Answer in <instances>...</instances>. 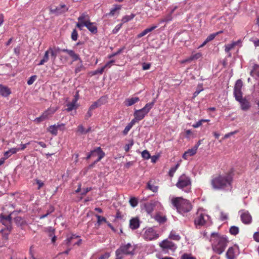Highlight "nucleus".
<instances>
[{
    "instance_id": "31",
    "label": "nucleus",
    "mask_w": 259,
    "mask_h": 259,
    "mask_svg": "<svg viewBox=\"0 0 259 259\" xmlns=\"http://www.w3.org/2000/svg\"><path fill=\"white\" fill-rule=\"evenodd\" d=\"M121 6L118 5H114L113 7L111 9L109 15L113 16L115 14L116 11H119L121 9Z\"/></svg>"
},
{
    "instance_id": "45",
    "label": "nucleus",
    "mask_w": 259,
    "mask_h": 259,
    "mask_svg": "<svg viewBox=\"0 0 259 259\" xmlns=\"http://www.w3.org/2000/svg\"><path fill=\"white\" fill-rule=\"evenodd\" d=\"M129 202H130V205L133 207H135L136 206H137V205L138 204V200L135 197L131 198V199L129 200Z\"/></svg>"
},
{
    "instance_id": "38",
    "label": "nucleus",
    "mask_w": 259,
    "mask_h": 259,
    "mask_svg": "<svg viewBox=\"0 0 259 259\" xmlns=\"http://www.w3.org/2000/svg\"><path fill=\"white\" fill-rule=\"evenodd\" d=\"M54 210H55L54 207L52 205H50L49 209L47 211L46 213H45V214L40 215L39 219H43L45 218L48 215H49L50 214H51V213L54 212Z\"/></svg>"
},
{
    "instance_id": "15",
    "label": "nucleus",
    "mask_w": 259,
    "mask_h": 259,
    "mask_svg": "<svg viewBox=\"0 0 259 259\" xmlns=\"http://www.w3.org/2000/svg\"><path fill=\"white\" fill-rule=\"evenodd\" d=\"M106 103V98L105 97H101L97 101L94 102L89 107L90 110H93L102 105Z\"/></svg>"
},
{
    "instance_id": "10",
    "label": "nucleus",
    "mask_w": 259,
    "mask_h": 259,
    "mask_svg": "<svg viewBox=\"0 0 259 259\" xmlns=\"http://www.w3.org/2000/svg\"><path fill=\"white\" fill-rule=\"evenodd\" d=\"M55 111L56 110L54 109L49 108L47 110L43 112L39 117L36 118L34 120V121L36 123H39L47 119L50 115L54 114Z\"/></svg>"
},
{
    "instance_id": "29",
    "label": "nucleus",
    "mask_w": 259,
    "mask_h": 259,
    "mask_svg": "<svg viewBox=\"0 0 259 259\" xmlns=\"http://www.w3.org/2000/svg\"><path fill=\"white\" fill-rule=\"evenodd\" d=\"M85 68L82 64L81 59L79 60V62L76 65L75 69V73H78L82 71L85 70Z\"/></svg>"
},
{
    "instance_id": "32",
    "label": "nucleus",
    "mask_w": 259,
    "mask_h": 259,
    "mask_svg": "<svg viewBox=\"0 0 259 259\" xmlns=\"http://www.w3.org/2000/svg\"><path fill=\"white\" fill-rule=\"evenodd\" d=\"M47 131L54 136H56L58 134V131L56 127V124L50 126L47 128Z\"/></svg>"
},
{
    "instance_id": "58",
    "label": "nucleus",
    "mask_w": 259,
    "mask_h": 259,
    "mask_svg": "<svg viewBox=\"0 0 259 259\" xmlns=\"http://www.w3.org/2000/svg\"><path fill=\"white\" fill-rule=\"evenodd\" d=\"M92 111L90 110V109L89 108L87 113L85 115L84 118L85 120H88L89 118H90L92 116Z\"/></svg>"
},
{
    "instance_id": "18",
    "label": "nucleus",
    "mask_w": 259,
    "mask_h": 259,
    "mask_svg": "<svg viewBox=\"0 0 259 259\" xmlns=\"http://www.w3.org/2000/svg\"><path fill=\"white\" fill-rule=\"evenodd\" d=\"M68 10V8L64 4H61L59 6L57 7L54 10L53 12L57 15L61 14Z\"/></svg>"
},
{
    "instance_id": "7",
    "label": "nucleus",
    "mask_w": 259,
    "mask_h": 259,
    "mask_svg": "<svg viewBox=\"0 0 259 259\" xmlns=\"http://www.w3.org/2000/svg\"><path fill=\"white\" fill-rule=\"evenodd\" d=\"M142 237L147 241H151L157 239L159 234L153 228H148L144 230Z\"/></svg>"
},
{
    "instance_id": "23",
    "label": "nucleus",
    "mask_w": 259,
    "mask_h": 259,
    "mask_svg": "<svg viewBox=\"0 0 259 259\" xmlns=\"http://www.w3.org/2000/svg\"><path fill=\"white\" fill-rule=\"evenodd\" d=\"M11 91L7 87L0 84V95L3 97H7L11 94Z\"/></svg>"
},
{
    "instance_id": "20",
    "label": "nucleus",
    "mask_w": 259,
    "mask_h": 259,
    "mask_svg": "<svg viewBox=\"0 0 259 259\" xmlns=\"http://www.w3.org/2000/svg\"><path fill=\"white\" fill-rule=\"evenodd\" d=\"M241 40H238L236 41H233L231 44H229L226 45L225 46V51L226 53H228L229 56H231V53L230 51L233 49L236 46L238 45L239 44L241 43Z\"/></svg>"
},
{
    "instance_id": "62",
    "label": "nucleus",
    "mask_w": 259,
    "mask_h": 259,
    "mask_svg": "<svg viewBox=\"0 0 259 259\" xmlns=\"http://www.w3.org/2000/svg\"><path fill=\"white\" fill-rule=\"evenodd\" d=\"M91 190V188H87L85 189H83L81 192V194L82 195H85L88 192Z\"/></svg>"
},
{
    "instance_id": "1",
    "label": "nucleus",
    "mask_w": 259,
    "mask_h": 259,
    "mask_svg": "<svg viewBox=\"0 0 259 259\" xmlns=\"http://www.w3.org/2000/svg\"><path fill=\"white\" fill-rule=\"evenodd\" d=\"M233 176L231 172L219 175L212 178L211 185L215 190H229L232 188Z\"/></svg>"
},
{
    "instance_id": "5",
    "label": "nucleus",
    "mask_w": 259,
    "mask_h": 259,
    "mask_svg": "<svg viewBox=\"0 0 259 259\" xmlns=\"http://www.w3.org/2000/svg\"><path fill=\"white\" fill-rule=\"evenodd\" d=\"M154 103L155 100H154L152 102L147 103L143 108L139 110H136L134 113V117L139 121L143 119L153 107Z\"/></svg>"
},
{
    "instance_id": "28",
    "label": "nucleus",
    "mask_w": 259,
    "mask_h": 259,
    "mask_svg": "<svg viewBox=\"0 0 259 259\" xmlns=\"http://www.w3.org/2000/svg\"><path fill=\"white\" fill-rule=\"evenodd\" d=\"M1 222L4 224H9L11 220V214L9 215L1 214L0 216Z\"/></svg>"
},
{
    "instance_id": "35",
    "label": "nucleus",
    "mask_w": 259,
    "mask_h": 259,
    "mask_svg": "<svg viewBox=\"0 0 259 259\" xmlns=\"http://www.w3.org/2000/svg\"><path fill=\"white\" fill-rule=\"evenodd\" d=\"M147 188L149 189L153 192H156L158 191V187L157 186H155L151 184V182L149 181L147 184Z\"/></svg>"
},
{
    "instance_id": "34",
    "label": "nucleus",
    "mask_w": 259,
    "mask_h": 259,
    "mask_svg": "<svg viewBox=\"0 0 259 259\" xmlns=\"http://www.w3.org/2000/svg\"><path fill=\"white\" fill-rule=\"evenodd\" d=\"M258 71H259V65L255 64L253 65L252 69L250 71V75L254 77Z\"/></svg>"
},
{
    "instance_id": "4",
    "label": "nucleus",
    "mask_w": 259,
    "mask_h": 259,
    "mask_svg": "<svg viewBox=\"0 0 259 259\" xmlns=\"http://www.w3.org/2000/svg\"><path fill=\"white\" fill-rule=\"evenodd\" d=\"M176 186L178 188L182 190L186 193H189L191 191V179L189 176L185 174H183L178 178Z\"/></svg>"
},
{
    "instance_id": "52",
    "label": "nucleus",
    "mask_w": 259,
    "mask_h": 259,
    "mask_svg": "<svg viewBox=\"0 0 259 259\" xmlns=\"http://www.w3.org/2000/svg\"><path fill=\"white\" fill-rule=\"evenodd\" d=\"M36 79V75H33V76H31L27 81V84L28 85L32 84L34 82V81Z\"/></svg>"
},
{
    "instance_id": "33",
    "label": "nucleus",
    "mask_w": 259,
    "mask_h": 259,
    "mask_svg": "<svg viewBox=\"0 0 259 259\" xmlns=\"http://www.w3.org/2000/svg\"><path fill=\"white\" fill-rule=\"evenodd\" d=\"M180 166V163H178L175 166L171 167L168 171V175L170 178H172L175 173Z\"/></svg>"
},
{
    "instance_id": "26",
    "label": "nucleus",
    "mask_w": 259,
    "mask_h": 259,
    "mask_svg": "<svg viewBox=\"0 0 259 259\" xmlns=\"http://www.w3.org/2000/svg\"><path fill=\"white\" fill-rule=\"evenodd\" d=\"M77 100L78 98L76 96H75L74 98L72 100V101L71 102L68 103L66 104V106L67 107V108H66V110L67 111H71L75 108Z\"/></svg>"
},
{
    "instance_id": "40",
    "label": "nucleus",
    "mask_w": 259,
    "mask_h": 259,
    "mask_svg": "<svg viewBox=\"0 0 259 259\" xmlns=\"http://www.w3.org/2000/svg\"><path fill=\"white\" fill-rule=\"evenodd\" d=\"M135 17V15L134 14H131L130 15H126L122 18V21L123 23L127 22L134 19Z\"/></svg>"
},
{
    "instance_id": "19",
    "label": "nucleus",
    "mask_w": 259,
    "mask_h": 259,
    "mask_svg": "<svg viewBox=\"0 0 259 259\" xmlns=\"http://www.w3.org/2000/svg\"><path fill=\"white\" fill-rule=\"evenodd\" d=\"M237 101L240 104L241 108L242 110L246 111L249 109L250 107L249 102L246 99L242 98Z\"/></svg>"
},
{
    "instance_id": "14",
    "label": "nucleus",
    "mask_w": 259,
    "mask_h": 259,
    "mask_svg": "<svg viewBox=\"0 0 259 259\" xmlns=\"http://www.w3.org/2000/svg\"><path fill=\"white\" fill-rule=\"evenodd\" d=\"M84 26H85L87 29L93 34H95L98 32V28L95 23L91 22L89 20L86 23L83 24Z\"/></svg>"
},
{
    "instance_id": "61",
    "label": "nucleus",
    "mask_w": 259,
    "mask_h": 259,
    "mask_svg": "<svg viewBox=\"0 0 259 259\" xmlns=\"http://www.w3.org/2000/svg\"><path fill=\"white\" fill-rule=\"evenodd\" d=\"M20 149H18L17 148H12L10 149L9 151L11 154H13L16 153Z\"/></svg>"
},
{
    "instance_id": "22",
    "label": "nucleus",
    "mask_w": 259,
    "mask_h": 259,
    "mask_svg": "<svg viewBox=\"0 0 259 259\" xmlns=\"http://www.w3.org/2000/svg\"><path fill=\"white\" fill-rule=\"evenodd\" d=\"M140 226L139 220L138 218H133L130 221V227L132 230H136Z\"/></svg>"
},
{
    "instance_id": "17",
    "label": "nucleus",
    "mask_w": 259,
    "mask_h": 259,
    "mask_svg": "<svg viewBox=\"0 0 259 259\" xmlns=\"http://www.w3.org/2000/svg\"><path fill=\"white\" fill-rule=\"evenodd\" d=\"M177 9V7L175 6L168 14H167L163 18L161 19L159 21L160 23L163 22H167L172 20V14Z\"/></svg>"
},
{
    "instance_id": "27",
    "label": "nucleus",
    "mask_w": 259,
    "mask_h": 259,
    "mask_svg": "<svg viewBox=\"0 0 259 259\" xmlns=\"http://www.w3.org/2000/svg\"><path fill=\"white\" fill-rule=\"evenodd\" d=\"M157 27V26L154 25L150 27L147 28L145 29L144 31L138 34L137 37L138 38H141L143 36H145L146 34H147L148 33L152 31L153 30H154L155 28Z\"/></svg>"
},
{
    "instance_id": "48",
    "label": "nucleus",
    "mask_w": 259,
    "mask_h": 259,
    "mask_svg": "<svg viewBox=\"0 0 259 259\" xmlns=\"http://www.w3.org/2000/svg\"><path fill=\"white\" fill-rule=\"evenodd\" d=\"M78 38V33L75 29H73L71 33V39L73 40H76Z\"/></svg>"
},
{
    "instance_id": "30",
    "label": "nucleus",
    "mask_w": 259,
    "mask_h": 259,
    "mask_svg": "<svg viewBox=\"0 0 259 259\" xmlns=\"http://www.w3.org/2000/svg\"><path fill=\"white\" fill-rule=\"evenodd\" d=\"M49 50H47L45 52L43 58L40 61L39 63L38 64V65H42L45 63L47 62L49 59Z\"/></svg>"
},
{
    "instance_id": "55",
    "label": "nucleus",
    "mask_w": 259,
    "mask_h": 259,
    "mask_svg": "<svg viewBox=\"0 0 259 259\" xmlns=\"http://www.w3.org/2000/svg\"><path fill=\"white\" fill-rule=\"evenodd\" d=\"M56 127L58 130L60 131H64L65 130V124L64 123H61V124H58L57 125H56Z\"/></svg>"
},
{
    "instance_id": "3",
    "label": "nucleus",
    "mask_w": 259,
    "mask_h": 259,
    "mask_svg": "<svg viewBox=\"0 0 259 259\" xmlns=\"http://www.w3.org/2000/svg\"><path fill=\"white\" fill-rule=\"evenodd\" d=\"M171 202L178 211L181 213L189 212L192 208L190 202L181 197L172 198Z\"/></svg>"
},
{
    "instance_id": "13",
    "label": "nucleus",
    "mask_w": 259,
    "mask_h": 259,
    "mask_svg": "<svg viewBox=\"0 0 259 259\" xmlns=\"http://www.w3.org/2000/svg\"><path fill=\"white\" fill-rule=\"evenodd\" d=\"M240 218L242 223L248 225L251 223L252 217L247 211L242 212Z\"/></svg>"
},
{
    "instance_id": "53",
    "label": "nucleus",
    "mask_w": 259,
    "mask_h": 259,
    "mask_svg": "<svg viewBox=\"0 0 259 259\" xmlns=\"http://www.w3.org/2000/svg\"><path fill=\"white\" fill-rule=\"evenodd\" d=\"M114 60H111L107 63L103 67L105 69L107 68H109L111 67V66L114 63Z\"/></svg>"
},
{
    "instance_id": "47",
    "label": "nucleus",
    "mask_w": 259,
    "mask_h": 259,
    "mask_svg": "<svg viewBox=\"0 0 259 259\" xmlns=\"http://www.w3.org/2000/svg\"><path fill=\"white\" fill-rule=\"evenodd\" d=\"M142 156L145 159H148L151 157L149 152L147 150H145L142 152Z\"/></svg>"
},
{
    "instance_id": "9",
    "label": "nucleus",
    "mask_w": 259,
    "mask_h": 259,
    "mask_svg": "<svg viewBox=\"0 0 259 259\" xmlns=\"http://www.w3.org/2000/svg\"><path fill=\"white\" fill-rule=\"evenodd\" d=\"M98 154V158L95 161V163H97L100 161L105 156V152L102 150L100 147L96 148L94 150L91 151V152L88 155L87 159H90L91 157L95 156V154Z\"/></svg>"
},
{
    "instance_id": "2",
    "label": "nucleus",
    "mask_w": 259,
    "mask_h": 259,
    "mask_svg": "<svg viewBox=\"0 0 259 259\" xmlns=\"http://www.w3.org/2000/svg\"><path fill=\"white\" fill-rule=\"evenodd\" d=\"M210 241L213 251L219 254L224 251L228 242L226 237L214 233L211 235Z\"/></svg>"
},
{
    "instance_id": "36",
    "label": "nucleus",
    "mask_w": 259,
    "mask_h": 259,
    "mask_svg": "<svg viewBox=\"0 0 259 259\" xmlns=\"http://www.w3.org/2000/svg\"><path fill=\"white\" fill-rule=\"evenodd\" d=\"M233 94L236 100H239L242 98V93L241 90H234Z\"/></svg>"
},
{
    "instance_id": "25",
    "label": "nucleus",
    "mask_w": 259,
    "mask_h": 259,
    "mask_svg": "<svg viewBox=\"0 0 259 259\" xmlns=\"http://www.w3.org/2000/svg\"><path fill=\"white\" fill-rule=\"evenodd\" d=\"M236 256L235 249L233 247H229L226 252V256L228 259H234Z\"/></svg>"
},
{
    "instance_id": "50",
    "label": "nucleus",
    "mask_w": 259,
    "mask_h": 259,
    "mask_svg": "<svg viewBox=\"0 0 259 259\" xmlns=\"http://www.w3.org/2000/svg\"><path fill=\"white\" fill-rule=\"evenodd\" d=\"M125 49V47H123L122 48L119 49L118 50V51L114 53V54H112L111 55H110L109 58H111L113 57H114L119 54H120L121 53H122L123 52V51Z\"/></svg>"
},
{
    "instance_id": "49",
    "label": "nucleus",
    "mask_w": 259,
    "mask_h": 259,
    "mask_svg": "<svg viewBox=\"0 0 259 259\" xmlns=\"http://www.w3.org/2000/svg\"><path fill=\"white\" fill-rule=\"evenodd\" d=\"M77 132L80 134H85V130L81 124L78 126Z\"/></svg>"
},
{
    "instance_id": "64",
    "label": "nucleus",
    "mask_w": 259,
    "mask_h": 259,
    "mask_svg": "<svg viewBox=\"0 0 259 259\" xmlns=\"http://www.w3.org/2000/svg\"><path fill=\"white\" fill-rule=\"evenodd\" d=\"M139 121V120L137 119L135 117L131 121L128 123V124L132 127L135 124L136 122Z\"/></svg>"
},
{
    "instance_id": "11",
    "label": "nucleus",
    "mask_w": 259,
    "mask_h": 259,
    "mask_svg": "<svg viewBox=\"0 0 259 259\" xmlns=\"http://www.w3.org/2000/svg\"><path fill=\"white\" fill-rule=\"evenodd\" d=\"M77 19L78 22L76 23V26L80 30H81L82 29V28L84 27L83 24L86 23L90 20L89 15L85 13L81 14Z\"/></svg>"
},
{
    "instance_id": "12",
    "label": "nucleus",
    "mask_w": 259,
    "mask_h": 259,
    "mask_svg": "<svg viewBox=\"0 0 259 259\" xmlns=\"http://www.w3.org/2000/svg\"><path fill=\"white\" fill-rule=\"evenodd\" d=\"M160 246L163 249H169L174 250L176 248V246L174 243L167 240H165L160 243Z\"/></svg>"
},
{
    "instance_id": "56",
    "label": "nucleus",
    "mask_w": 259,
    "mask_h": 259,
    "mask_svg": "<svg viewBox=\"0 0 259 259\" xmlns=\"http://www.w3.org/2000/svg\"><path fill=\"white\" fill-rule=\"evenodd\" d=\"M104 71V69L102 67V68L97 69V70L94 71V72L93 73V75H96L97 74H101L103 73Z\"/></svg>"
},
{
    "instance_id": "54",
    "label": "nucleus",
    "mask_w": 259,
    "mask_h": 259,
    "mask_svg": "<svg viewBox=\"0 0 259 259\" xmlns=\"http://www.w3.org/2000/svg\"><path fill=\"white\" fill-rule=\"evenodd\" d=\"M35 182L36 184L38 185L37 189L39 190L44 185V183L42 181L40 180L36 179Z\"/></svg>"
},
{
    "instance_id": "41",
    "label": "nucleus",
    "mask_w": 259,
    "mask_h": 259,
    "mask_svg": "<svg viewBox=\"0 0 259 259\" xmlns=\"http://www.w3.org/2000/svg\"><path fill=\"white\" fill-rule=\"evenodd\" d=\"M95 216L97 218V223L98 225H100L102 222L108 223L107 219L105 217H101L98 214H96Z\"/></svg>"
},
{
    "instance_id": "39",
    "label": "nucleus",
    "mask_w": 259,
    "mask_h": 259,
    "mask_svg": "<svg viewBox=\"0 0 259 259\" xmlns=\"http://www.w3.org/2000/svg\"><path fill=\"white\" fill-rule=\"evenodd\" d=\"M169 237L171 239L177 241L179 240L181 238L180 236L174 231H171L170 232Z\"/></svg>"
},
{
    "instance_id": "8",
    "label": "nucleus",
    "mask_w": 259,
    "mask_h": 259,
    "mask_svg": "<svg viewBox=\"0 0 259 259\" xmlns=\"http://www.w3.org/2000/svg\"><path fill=\"white\" fill-rule=\"evenodd\" d=\"M209 219V217L207 214L198 212L194 223L196 226H202L206 223Z\"/></svg>"
},
{
    "instance_id": "59",
    "label": "nucleus",
    "mask_w": 259,
    "mask_h": 259,
    "mask_svg": "<svg viewBox=\"0 0 259 259\" xmlns=\"http://www.w3.org/2000/svg\"><path fill=\"white\" fill-rule=\"evenodd\" d=\"M132 127L128 124L127 125L125 126L124 130L123 131V134L124 135H126L127 134L128 132L131 129Z\"/></svg>"
},
{
    "instance_id": "24",
    "label": "nucleus",
    "mask_w": 259,
    "mask_h": 259,
    "mask_svg": "<svg viewBox=\"0 0 259 259\" xmlns=\"http://www.w3.org/2000/svg\"><path fill=\"white\" fill-rule=\"evenodd\" d=\"M140 100L139 97H132L131 98L126 99L124 103L126 106H131Z\"/></svg>"
},
{
    "instance_id": "43",
    "label": "nucleus",
    "mask_w": 259,
    "mask_h": 259,
    "mask_svg": "<svg viewBox=\"0 0 259 259\" xmlns=\"http://www.w3.org/2000/svg\"><path fill=\"white\" fill-rule=\"evenodd\" d=\"M243 85L242 81L241 79H238L235 84L234 90H241Z\"/></svg>"
},
{
    "instance_id": "57",
    "label": "nucleus",
    "mask_w": 259,
    "mask_h": 259,
    "mask_svg": "<svg viewBox=\"0 0 259 259\" xmlns=\"http://www.w3.org/2000/svg\"><path fill=\"white\" fill-rule=\"evenodd\" d=\"M215 36H215L214 33L210 34L206 38V42H209V41L212 40L215 37Z\"/></svg>"
},
{
    "instance_id": "37",
    "label": "nucleus",
    "mask_w": 259,
    "mask_h": 259,
    "mask_svg": "<svg viewBox=\"0 0 259 259\" xmlns=\"http://www.w3.org/2000/svg\"><path fill=\"white\" fill-rule=\"evenodd\" d=\"M145 208L148 213L152 212L154 209V205L151 203H148L145 204Z\"/></svg>"
},
{
    "instance_id": "21",
    "label": "nucleus",
    "mask_w": 259,
    "mask_h": 259,
    "mask_svg": "<svg viewBox=\"0 0 259 259\" xmlns=\"http://www.w3.org/2000/svg\"><path fill=\"white\" fill-rule=\"evenodd\" d=\"M79 237V236L75 234L68 235L66 239L64 241V242H65L67 246H69L71 244L73 245V243L75 242L73 240L76 238H78Z\"/></svg>"
},
{
    "instance_id": "6",
    "label": "nucleus",
    "mask_w": 259,
    "mask_h": 259,
    "mask_svg": "<svg viewBox=\"0 0 259 259\" xmlns=\"http://www.w3.org/2000/svg\"><path fill=\"white\" fill-rule=\"evenodd\" d=\"M135 251V247L131 243L122 245L115 251V254L119 256L123 255H133Z\"/></svg>"
},
{
    "instance_id": "60",
    "label": "nucleus",
    "mask_w": 259,
    "mask_h": 259,
    "mask_svg": "<svg viewBox=\"0 0 259 259\" xmlns=\"http://www.w3.org/2000/svg\"><path fill=\"white\" fill-rule=\"evenodd\" d=\"M201 57V53H197V54L192 56L191 57V60L198 59L199 58H200Z\"/></svg>"
},
{
    "instance_id": "51",
    "label": "nucleus",
    "mask_w": 259,
    "mask_h": 259,
    "mask_svg": "<svg viewBox=\"0 0 259 259\" xmlns=\"http://www.w3.org/2000/svg\"><path fill=\"white\" fill-rule=\"evenodd\" d=\"M181 259H196L195 257L192 256L191 254L185 253L182 256Z\"/></svg>"
},
{
    "instance_id": "42",
    "label": "nucleus",
    "mask_w": 259,
    "mask_h": 259,
    "mask_svg": "<svg viewBox=\"0 0 259 259\" xmlns=\"http://www.w3.org/2000/svg\"><path fill=\"white\" fill-rule=\"evenodd\" d=\"M156 220L160 223H164L166 221V218L165 216H162L159 214H157L155 217Z\"/></svg>"
},
{
    "instance_id": "46",
    "label": "nucleus",
    "mask_w": 259,
    "mask_h": 259,
    "mask_svg": "<svg viewBox=\"0 0 259 259\" xmlns=\"http://www.w3.org/2000/svg\"><path fill=\"white\" fill-rule=\"evenodd\" d=\"M197 151V147H193L192 148L188 149L186 152H187L188 154L190 156H192L196 153Z\"/></svg>"
},
{
    "instance_id": "44",
    "label": "nucleus",
    "mask_w": 259,
    "mask_h": 259,
    "mask_svg": "<svg viewBox=\"0 0 259 259\" xmlns=\"http://www.w3.org/2000/svg\"><path fill=\"white\" fill-rule=\"evenodd\" d=\"M230 233L231 234L233 235H236L238 234L239 233V228L237 227L236 226H232L230 228Z\"/></svg>"
},
{
    "instance_id": "63",
    "label": "nucleus",
    "mask_w": 259,
    "mask_h": 259,
    "mask_svg": "<svg viewBox=\"0 0 259 259\" xmlns=\"http://www.w3.org/2000/svg\"><path fill=\"white\" fill-rule=\"evenodd\" d=\"M253 238L255 241L259 242V232H257L254 233Z\"/></svg>"
},
{
    "instance_id": "16",
    "label": "nucleus",
    "mask_w": 259,
    "mask_h": 259,
    "mask_svg": "<svg viewBox=\"0 0 259 259\" xmlns=\"http://www.w3.org/2000/svg\"><path fill=\"white\" fill-rule=\"evenodd\" d=\"M61 51L63 52L67 53L72 58L73 61L80 60L81 59L79 55L76 54L73 50L63 49L61 50Z\"/></svg>"
}]
</instances>
